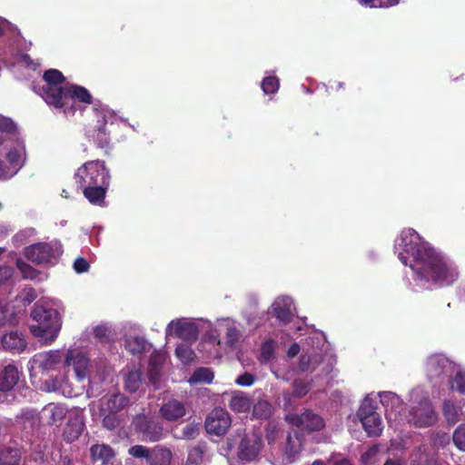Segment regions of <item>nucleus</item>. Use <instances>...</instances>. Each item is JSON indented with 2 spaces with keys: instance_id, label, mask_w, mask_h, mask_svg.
<instances>
[{
  "instance_id": "1",
  "label": "nucleus",
  "mask_w": 465,
  "mask_h": 465,
  "mask_svg": "<svg viewBox=\"0 0 465 465\" xmlns=\"http://www.w3.org/2000/svg\"><path fill=\"white\" fill-rule=\"evenodd\" d=\"M399 259L410 265L416 280L431 282L440 287L451 285L458 279V272L429 242L422 240L413 229L402 231Z\"/></svg>"
},
{
  "instance_id": "2",
  "label": "nucleus",
  "mask_w": 465,
  "mask_h": 465,
  "mask_svg": "<svg viewBox=\"0 0 465 465\" xmlns=\"http://www.w3.org/2000/svg\"><path fill=\"white\" fill-rule=\"evenodd\" d=\"M45 84L39 89V94L49 105L63 109L64 114L74 115L77 110L83 111L84 105L94 104L93 96L84 86L66 84L65 77L57 69H48L44 73Z\"/></svg>"
},
{
  "instance_id": "3",
  "label": "nucleus",
  "mask_w": 465,
  "mask_h": 465,
  "mask_svg": "<svg viewBox=\"0 0 465 465\" xmlns=\"http://www.w3.org/2000/svg\"><path fill=\"white\" fill-rule=\"evenodd\" d=\"M30 316L35 323L31 324V333L45 344H52L58 337L63 321L57 310L35 304Z\"/></svg>"
},
{
  "instance_id": "4",
  "label": "nucleus",
  "mask_w": 465,
  "mask_h": 465,
  "mask_svg": "<svg viewBox=\"0 0 465 465\" xmlns=\"http://www.w3.org/2000/svg\"><path fill=\"white\" fill-rule=\"evenodd\" d=\"M231 446L236 445V456L242 462H251L256 460L262 448V438L260 429L247 430L238 428L235 430Z\"/></svg>"
},
{
  "instance_id": "5",
  "label": "nucleus",
  "mask_w": 465,
  "mask_h": 465,
  "mask_svg": "<svg viewBox=\"0 0 465 465\" xmlns=\"http://www.w3.org/2000/svg\"><path fill=\"white\" fill-rule=\"evenodd\" d=\"M63 253V246L58 241L37 242L25 248L26 259L36 265H54Z\"/></svg>"
},
{
  "instance_id": "6",
  "label": "nucleus",
  "mask_w": 465,
  "mask_h": 465,
  "mask_svg": "<svg viewBox=\"0 0 465 465\" xmlns=\"http://www.w3.org/2000/svg\"><path fill=\"white\" fill-rule=\"evenodd\" d=\"M110 172L104 161L93 160L81 165L74 173L78 186L110 183Z\"/></svg>"
},
{
  "instance_id": "7",
  "label": "nucleus",
  "mask_w": 465,
  "mask_h": 465,
  "mask_svg": "<svg viewBox=\"0 0 465 465\" xmlns=\"http://www.w3.org/2000/svg\"><path fill=\"white\" fill-rule=\"evenodd\" d=\"M94 110L101 119L97 121L94 128L89 132V138L96 148L102 150L104 155H108L113 148V144L111 143L110 131L107 129V110L102 106L100 102L94 104Z\"/></svg>"
},
{
  "instance_id": "8",
  "label": "nucleus",
  "mask_w": 465,
  "mask_h": 465,
  "mask_svg": "<svg viewBox=\"0 0 465 465\" xmlns=\"http://www.w3.org/2000/svg\"><path fill=\"white\" fill-rule=\"evenodd\" d=\"M63 354L61 351H48L35 354L28 361L30 376H36L56 369L62 362Z\"/></svg>"
},
{
  "instance_id": "9",
  "label": "nucleus",
  "mask_w": 465,
  "mask_h": 465,
  "mask_svg": "<svg viewBox=\"0 0 465 465\" xmlns=\"http://www.w3.org/2000/svg\"><path fill=\"white\" fill-rule=\"evenodd\" d=\"M133 426L144 441L156 442L163 437V425L157 420L144 414L136 415L133 420Z\"/></svg>"
},
{
  "instance_id": "10",
  "label": "nucleus",
  "mask_w": 465,
  "mask_h": 465,
  "mask_svg": "<svg viewBox=\"0 0 465 465\" xmlns=\"http://www.w3.org/2000/svg\"><path fill=\"white\" fill-rule=\"evenodd\" d=\"M438 416L432 403L428 399H422L409 411L408 421L417 428L430 427L436 423Z\"/></svg>"
},
{
  "instance_id": "11",
  "label": "nucleus",
  "mask_w": 465,
  "mask_h": 465,
  "mask_svg": "<svg viewBox=\"0 0 465 465\" xmlns=\"http://www.w3.org/2000/svg\"><path fill=\"white\" fill-rule=\"evenodd\" d=\"M232 425L229 412L223 408L213 410L205 418V431L216 436H223Z\"/></svg>"
},
{
  "instance_id": "12",
  "label": "nucleus",
  "mask_w": 465,
  "mask_h": 465,
  "mask_svg": "<svg viewBox=\"0 0 465 465\" xmlns=\"http://www.w3.org/2000/svg\"><path fill=\"white\" fill-rule=\"evenodd\" d=\"M197 326L183 320L172 321L166 328V337H176L184 341H194L198 337Z\"/></svg>"
},
{
  "instance_id": "13",
  "label": "nucleus",
  "mask_w": 465,
  "mask_h": 465,
  "mask_svg": "<svg viewBox=\"0 0 465 465\" xmlns=\"http://www.w3.org/2000/svg\"><path fill=\"white\" fill-rule=\"evenodd\" d=\"M288 419L292 425L309 432L321 430L325 425L324 420L311 410H306L301 414L292 415Z\"/></svg>"
},
{
  "instance_id": "14",
  "label": "nucleus",
  "mask_w": 465,
  "mask_h": 465,
  "mask_svg": "<svg viewBox=\"0 0 465 465\" xmlns=\"http://www.w3.org/2000/svg\"><path fill=\"white\" fill-rule=\"evenodd\" d=\"M23 166L21 153L10 150L6 155L0 156V180H7L13 177Z\"/></svg>"
},
{
  "instance_id": "15",
  "label": "nucleus",
  "mask_w": 465,
  "mask_h": 465,
  "mask_svg": "<svg viewBox=\"0 0 465 465\" xmlns=\"http://www.w3.org/2000/svg\"><path fill=\"white\" fill-rule=\"evenodd\" d=\"M65 366H73L75 377L79 381L85 380L89 376V360L81 352L68 350L64 359Z\"/></svg>"
},
{
  "instance_id": "16",
  "label": "nucleus",
  "mask_w": 465,
  "mask_h": 465,
  "mask_svg": "<svg viewBox=\"0 0 465 465\" xmlns=\"http://www.w3.org/2000/svg\"><path fill=\"white\" fill-rule=\"evenodd\" d=\"M454 368L455 364L443 354H433L426 361L427 371L432 377L450 375Z\"/></svg>"
},
{
  "instance_id": "17",
  "label": "nucleus",
  "mask_w": 465,
  "mask_h": 465,
  "mask_svg": "<svg viewBox=\"0 0 465 465\" xmlns=\"http://www.w3.org/2000/svg\"><path fill=\"white\" fill-rule=\"evenodd\" d=\"M1 344L5 351L19 353L26 348L27 342L22 332L12 331L2 336Z\"/></svg>"
},
{
  "instance_id": "18",
  "label": "nucleus",
  "mask_w": 465,
  "mask_h": 465,
  "mask_svg": "<svg viewBox=\"0 0 465 465\" xmlns=\"http://www.w3.org/2000/svg\"><path fill=\"white\" fill-rule=\"evenodd\" d=\"M110 183L79 186L84 196L93 205L104 206Z\"/></svg>"
},
{
  "instance_id": "19",
  "label": "nucleus",
  "mask_w": 465,
  "mask_h": 465,
  "mask_svg": "<svg viewBox=\"0 0 465 465\" xmlns=\"http://www.w3.org/2000/svg\"><path fill=\"white\" fill-rule=\"evenodd\" d=\"M161 416L168 421H176L183 418L186 413L183 402L172 399L163 403L160 408Z\"/></svg>"
},
{
  "instance_id": "20",
  "label": "nucleus",
  "mask_w": 465,
  "mask_h": 465,
  "mask_svg": "<svg viewBox=\"0 0 465 465\" xmlns=\"http://www.w3.org/2000/svg\"><path fill=\"white\" fill-rule=\"evenodd\" d=\"M67 408L61 403H48L43 410L42 413L46 419L48 425H56L61 423L67 414Z\"/></svg>"
},
{
  "instance_id": "21",
  "label": "nucleus",
  "mask_w": 465,
  "mask_h": 465,
  "mask_svg": "<svg viewBox=\"0 0 465 465\" xmlns=\"http://www.w3.org/2000/svg\"><path fill=\"white\" fill-rule=\"evenodd\" d=\"M19 381L18 369L8 364L0 371V391L8 392L14 389Z\"/></svg>"
},
{
  "instance_id": "22",
  "label": "nucleus",
  "mask_w": 465,
  "mask_h": 465,
  "mask_svg": "<svg viewBox=\"0 0 465 465\" xmlns=\"http://www.w3.org/2000/svg\"><path fill=\"white\" fill-rule=\"evenodd\" d=\"M173 458V452L169 448L156 445L151 449L146 463L147 465H171Z\"/></svg>"
},
{
  "instance_id": "23",
  "label": "nucleus",
  "mask_w": 465,
  "mask_h": 465,
  "mask_svg": "<svg viewBox=\"0 0 465 465\" xmlns=\"http://www.w3.org/2000/svg\"><path fill=\"white\" fill-rule=\"evenodd\" d=\"M292 301L289 298L278 299L272 304L273 316L282 324L286 325L292 319Z\"/></svg>"
},
{
  "instance_id": "24",
  "label": "nucleus",
  "mask_w": 465,
  "mask_h": 465,
  "mask_svg": "<svg viewBox=\"0 0 465 465\" xmlns=\"http://www.w3.org/2000/svg\"><path fill=\"white\" fill-rule=\"evenodd\" d=\"M90 456L94 462H101L102 465H107L114 459L115 452L107 444H94L90 448Z\"/></svg>"
},
{
  "instance_id": "25",
  "label": "nucleus",
  "mask_w": 465,
  "mask_h": 465,
  "mask_svg": "<svg viewBox=\"0 0 465 465\" xmlns=\"http://www.w3.org/2000/svg\"><path fill=\"white\" fill-rule=\"evenodd\" d=\"M84 428V423L82 420L75 417L74 419H70L66 423L64 431H63V439L67 443H72L79 439L82 435Z\"/></svg>"
},
{
  "instance_id": "26",
  "label": "nucleus",
  "mask_w": 465,
  "mask_h": 465,
  "mask_svg": "<svg viewBox=\"0 0 465 465\" xmlns=\"http://www.w3.org/2000/svg\"><path fill=\"white\" fill-rule=\"evenodd\" d=\"M251 397L243 391H235L229 401L230 409L237 413L249 411L252 407Z\"/></svg>"
},
{
  "instance_id": "27",
  "label": "nucleus",
  "mask_w": 465,
  "mask_h": 465,
  "mask_svg": "<svg viewBox=\"0 0 465 465\" xmlns=\"http://www.w3.org/2000/svg\"><path fill=\"white\" fill-rule=\"evenodd\" d=\"M21 450L15 446L6 445L0 448V465H19Z\"/></svg>"
},
{
  "instance_id": "28",
  "label": "nucleus",
  "mask_w": 465,
  "mask_h": 465,
  "mask_svg": "<svg viewBox=\"0 0 465 465\" xmlns=\"http://www.w3.org/2000/svg\"><path fill=\"white\" fill-rule=\"evenodd\" d=\"M361 424L369 437H379L383 430L382 421L379 413L369 417V419L361 422Z\"/></svg>"
},
{
  "instance_id": "29",
  "label": "nucleus",
  "mask_w": 465,
  "mask_h": 465,
  "mask_svg": "<svg viewBox=\"0 0 465 465\" xmlns=\"http://www.w3.org/2000/svg\"><path fill=\"white\" fill-rule=\"evenodd\" d=\"M129 403L128 397L124 396L121 393L112 394L107 401L106 407L104 411H107L109 412L118 413L124 408H125Z\"/></svg>"
},
{
  "instance_id": "30",
  "label": "nucleus",
  "mask_w": 465,
  "mask_h": 465,
  "mask_svg": "<svg viewBox=\"0 0 465 465\" xmlns=\"http://www.w3.org/2000/svg\"><path fill=\"white\" fill-rule=\"evenodd\" d=\"M273 407L266 400H259L252 407V418L267 420L272 414Z\"/></svg>"
},
{
  "instance_id": "31",
  "label": "nucleus",
  "mask_w": 465,
  "mask_h": 465,
  "mask_svg": "<svg viewBox=\"0 0 465 465\" xmlns=\"http://www.w3.org/2000/svg\"><path fill=\"white\" fill-rule=\"evenodd\" d=\"M302 450V441L297 433L289 434L286 440L284 453L288 459H294Z\"/></svg>"
},
{
  "instance_id": "32",
  "label": "nucleus",
  "mask_w": 465,
  "mask_h": 465,
  "mask_svg": "<svg viewBox=\"0 0 465 465\" xmlns=\"http://www.w3.org/2000/svg\"><path fill=\"white\" fill-rule=\"evenodd\" d=\"M125 349L134 355L143 353L147 347V341L143 337H131L125 341Z\"/></svg>"
},
{
  "instance_id": "33",
  "label": "nucleus",
  "mask_w": 465,
  "mask_h": 465,
  "mask_svg": "<svg viewBox=\"0 0 465 465\" xmlns=\"http://www.w3.org/2000/svg\"><path fill=\"white\" fill-rule=\"evenodd\" d=\"M142 384V373L140 371H131L125 375L124 389L129 392H135Z\"/></svg>"
},
{
  "instance_id": "34",
  "label": "nucleus",
  "mask_w": 465,
  "mask_h": 465,
  "mask_svg": "<svg viewBox=\"0 0 465 465\" xmlns=\"http://www.w3.org/2000/svg\"><path fill=\"white\" fill-rule=\"evenodd\" d=\"M376 414H378V412L376 411V406L374 405V402L372 400L365 398L357 411V417L359 418L360 421L363 422L369 419V417H372V415Z\"/></svg>"
},
{
  "instance_id": "35",
  "label": "nucleus",
  "mask_w": 465,
  "mask_h": 465,
  "mask_svg": "<svg viewBox=\"0 0 465 465\" xmlns=\"http://www.w3.org/2000/svg\"><path fill=\"white\" fill-rule=\"evenodd\" d=\"M442 412L450 424L453 425L459 420V410L451 401H444Z\"/></svg>"
},
{
  "instance_id": "36",
  "label": "nucleus",
  "mask_w": 465,
  "mask_h": 465,
  "mask_svg": "<svg viewBox=\"0 0 465 465\" xmlns=\"http://www.w3.org/2000/svg\"><path fill=\"white\" fill-rule=\"evenodd\" d=\"M175 355L183 364L192 362L195 357L194 351L184 343L177 345Z\"/></svg>"
},
{
  "instance_id": "37",
  "label": "nucleus",
  "mask_w": 465,
  "mask_h": 465,
  "mask_svg": "<svg viewBox=\"0 0 465 465\" xmlns=\"http://www.w3.org/2000/svg\"><path fill=\"white\" fill-rule=\"evenodd\" d=\"M15 263L25 279L34 280L38 276L39 272L23 260L17 259Z\"/></svg>"
},
{
  "instance_id": "38",
  "label": "nucleus",
  "mask_w": 465,
  "mask_h": 465,
  "mask_svg": "<svg viewBox=\"0 0 465 465\" xmlns=\"http://www.w3.org/2000/svg\"><path fill=\"white\" fill-rule=\"evenodd\" d=\"M261 86L264 94H275L280 86L279 79L276 76H267L262 80Z\"/></svg>"
},
{
  "instance_id": "39",
  "label": "nucleus",
  "mask_w": 465,
  "mask_h": 465,
  "mask_svg": "<svg viewBox=\"0 0 465 465\" xmlns=\"http://www.w3.org/2000/svg\"><path fill=\"white\" fill-rule=\"evenodd\" d=\"M320 357L318 355H314V356H312V355H309V354H302L301 357H300V360H299V370L301 371H313L315 370V367L313 366L312 368H311V365L313 363V362H317L318 363V359Z\"/></svg>"
},
{
  "instance_id": "40",
  "label": "nucleus",
  "mask_w": 465,
  "mask_h": 465,
  "mask_svg": "<svg viewBox=\"0 0 465 465\" xmlns=\"http://www.w3.org/2000/svg\"><path fill=\"white\" fill-rule=\"evenodd\" d=\"M15 313L10 309L7 302L0 301V326L13 322Z\"/></svg>"
},
{
  "instance_id": "41",
  "label": "nucleus",
  "mask_w": 465,
  "mask_h": 465,
  "mask_svg": "<svg viewBox=\"0 0 465 465\" xmlns=\"http://www.w3.org/2000/svg\"><path fill=\"white\" fill-rule=\"evenodd\" d=\"M450 382L452 390H456L460 393L465 394V371H458Z\"/></svg>"
},
{
  "instance_id": "42",
  "label": "nucleus",
  "mask_w": 465,
  "mask_h": 465,
  "mask_svg": "<svg viewBox=\"0 0 465 465\" xmlns=\"http://www.w3.org/2000/svg\"><path fill=\"white\" fill-rule=\"evenodd\" d=\"M378 445L371 446L365 452H363L361 456V461L364 465L374 464L377 460V456L379 453Z\"/></svg>"
},
{
  "instance_id": "43",
  "label": "nucleus",
  "mask_w": 465,
  "mask_h": 465,
  "mask_svg": "<svg viewBox=\"0 0 465 465\" xmlns=\"http://www.w3.org/2000/svg\"><path fill=\"white\" fill-rule=\"evenodd\" d=\"M203 460V450L198 446L190 450L186 465H200Z\"/></svg>"
},
{
  "instance_id": "44",
  "label": "nucleus",
  "mask_w": 465,
  "mask_h": 465,
  "mask_svg": "<svg viewBox=\"0 0 465 465\" xmlns=\"http://www.w3.org/2000/svg\"><path fill=\"white\" fill-rule=\"evenodd\" d=\"M453 442L459 450L465 451V424L459 425L455 430Z\"/></svg>"
},
{
  "instance_id": "45",
  "label": "nucleus",
  "mask_w": 465,
  "mask_h": 465,
  "mask_svg": "<svg viewBox=\"0 0 465 465\" xmlns=\"http://www.w3.org/2000/svg\"><path fill=\"white\" fill-rule=\"evenodd\" d=\"M292 389L293 396L302 398L309 392L311 386L309 383L298 379L292 382Z\"/></svg>"
},
{
  "instance_id": "46",
  "label": "nucleus",
  "mask_w": 465,
  "mask_h": 465,
  "mask_svg": "<svg viewBox=\"0 0 465 465\" xmlns=\"http://www.w3.org/2000/svg\"><path fill=\"white\" fill-rule=\"evenodd\" d=\"M151 449L143 445H134L128 450V453L136 459H145L147 461Z\"/></svg>"
},
{
  "instance_id": "47",
  "label": "nucleus",
  "mask_w": 465,
  "mask_h": 465,
  "mask_svg": "<svg viewBox=\"0 0 465 465\" xmlns=\"http://www.w3.org/2000/svg\"><path fill=\"white\" fill-rule=\"evenodd\" d=\"M363 5L370 7H389L399 4L400 0H359Z\"/></svg>"
},
{
  "instance_id": "48",
  "label": "nucleus",
  "mask_w": 465,
  "mask_h": 465,
  "mask_svg": "<svg viewBox=\"0 0 465 465\" xmlns=\"http://www.w3.org/2000/svg\"><path fill=\"white\" fill-rule=\"evenodd\" d=\"M279 429L274 422H268L265 426V438L269 445L273 444L278 438Z\"/></svg>"
},
{
  "instance_id": "49",
  "label": "nucleus",
  "mask_w": 465,
  "mask_h": 465,
  "mask_svg": "<svg viewBox=\"0 0 465 465\" xmlns=\"http://www.w3.org/2000/svg\"><path fill=\"white\" fill-rule=\"evenodd\" d=\"M117 413L109 412L103 418V425L107 430H113L120 425V420L116 416Z\"/></svg>"
},
{
  "instance_id": "50",
  "label": "nucleus",
  "mask_w": 465,
  "mask_h": 465,
  "mask_svg": "<svg viewBox=\"0 0 465 465\" xmlns=\"http://www.w3.org/2000/svg\"><path fill=\"white\" fill-rule=\"evenodd\" d=\"M200 434L199 424L190 423L183 428V436L187 440H193Z\"/></svg>"
},
{
  "instance_id": "51",
  "label": "nucleus",
  "mask_w": 465,
  "mask_h": 465,
  "mask_svg": "<svg viewBox=\"0 0 465 465\" xmlns=\"http://www.w3.org/2000/svg\"><path fill=\"white\" fill-rule=\"evenodd\" d=\"M111 331L108 327L104 325H97L94 328V335L95 338L102 341H107L110 339Z\"/></svg>"
},
{
  "instance_id": "52",
  "label": "nucleus",
  "mask_w": 465,
  "mask_h": 465,
  "mask_svg": "<svg viewBox=\"0 0 465 465\" xmlns=\"http://www.w3.org/2000/svg\"><path fill=\"white\" fill-rule=\"evenodd\" d=\"M16 126L15 123L7 117H0V132L6 134H15Z\"/></svg>"
},
{
  "instance_id": "53",
  "label": "nucleus",
  "mask_w": 465,
  "mask_h": 465,
  "mask_svg": "<svg viewBox=\"0 0 465 465\" xmlns=\"http://www.w3.org/2000/svg\"><path fill=\"white\" fill-rule=\"evenodd\" d=\"M241 333L236 327H229L226 331V343L233 346L240 339Z\"/></svg>"
},
{
  "instance_id": "54",
  "label": "nucleus",
  "mask_w": 465,
  "mask_h": 465,
  "mask_svg": "<svg viewBox=\"0 0 465 465\" xmlns=\"http://www.w3.org/2000/svg\"><path fill=\"white\" fill-rule=\"evenodd\" d=\"M255 377L253 374L245 371L244 373L239 375L235 380V383L239 386H251L254 383Z\"/></svg>"
},
{
  "instance_id": "55",
  "label": "nucleus",
  "mask_w": 465,
  "mask_h": 465,
  "mask_svg": "<svg viewBox=\"0 0 465 465\" xmlns=\"http://www.w3.org/2000/svg\"><path fill=\"white\" fill-rule=\"evenodd\" d=\"M14 269L8 265H0V286L5 284L13 276Z\"/></svg>"
},
{
  "instance_id": "56",
  "label": "nucleus",
  "mask_w": 465,
  "mask_h": 465,
  "mask_svg": "<svg viewBox=\"0 0 465 465\" xmlns=\"http://www.w3.org/2000/svg\"><path fill=\"white\" fill-rule=\"evenodd\" d=\"M261 357L266 361L273 357V344L272 341H267L262 345Z\"/></svg>"
},
{
  "instance_id": "57",
  "label": "nucleus",
  "mask_w": 465,
  "mask_h": 465,
  "mask_svg": "<svg viewBox=\"0 0 465 465\" xmlns=\"http://www.w3.org/2000/svg\"><path fill=\"white\" fill-rule=\"evenodd\" d=\"M73 267H74V270L77 273H84V272H88V270L90 268V264H89V262L84 258L78 257L74 262Z\"/></svg>"
},
{
  "instance_id": "58",
  "label": "nucleus",
  "mask_w": 465,
  "mask_h": 465,
  "mask_svg": "<svg viewBox=\"0 0 465 465\" xmlns=\"http://www.w3.org/2000/svg\"><path fill=\"white\" fill-rule=\"evenodd\" d=\"M44 390L48 392L57 391L60 390L61 382L57 378H49L44 382Z\"/></svg>"
},
{
  "instance_id": "59",
  "label": "nucleus",
  "mask_w": 465,
  "mask_h": 465,
  "mask_svg": "<svg viewBox=\"0 0 465 465\" xmlns=\"http://www.w3.org/2000/svg\"><path fill=\"white\" fill-rule=\"evenodd\" d=\"M188 381L191 384L203 381V367H199L196 369Z\"/></svg>"
},
{
  "instance_id": "60",
  "label": "nucleus",
  "mask_w": 465,
  "mask_h": 465,
  "mask_svg": "<svg viewBox=\"0 0 465 465\" xmlns=\"http://www.w3.org/2000/svg\"><path fill=\"white\" fill-rule=\"evenodd\" d=\"M389 401H391L392 404H394V402H396V403L400 402V399H399V397L396 396V394H394L392 392H383L381 395V403L382 404L388 403Z\"/></svg>"
},
{
  "instance_id": "61",
  "label": "nucleus",
  "mask_w": 465,
  "mask_h": 465,
  "mask_svg": "<svg viewBox=\"0 0 465 465\" xmlns=\"http://www.w3.org/2000/svg\"><path fill=\"white\" fill-rule=\"evenodd\" d=\"M330 462H331L332 465H352L349 459L344 458L340 454L332 456Z\"/></svg>"
},
{
  "instance_id": "62",
  "label": "nucleus",
  "mask_w": 465,
  "mask_h": 465,
  "mask_svg": "<svg viewBox=\"0 0 465 465\" xmlns=\"http://www.w3.org/2000/svg\"><path fill=\"white\" fill-rule=\"evenodd\" d=\"M37 297L36 292L34 288H29L25 291V296L22 300L27 303H31Z\"/></svg>"
},
{
  "instance_id": "63",
  "label": "nucleus",
  "mask_w": 465,
  "mask_h": 465,
  "mask_svg": "<svg viewBox=\"0 0 465 465\" xmlns=\"http://www.w3.org/2000/svg\"><path fill=\"white\" fill-rule=\"evenodd\" d=\"M300 351V346L298 343H293L290 346L288 350V356L289 357H294L296 356Z\"/></svg>"
},
{
  "instance_id": "64",
  "label": "nucleus",
  "mask_w": 465,
  "mask_h": 465,
  "mask_svg": "<svg viewBox=\"0 0 465 465\" xmlns=\"http://www.w3.org/2000/svg\"><path fill=\"white\" fill-rule=\"evenodd\" d=\"M58 465H74V461L71 457L64 455L60 457Z\"/></svg>"
}]
</instances>
